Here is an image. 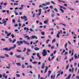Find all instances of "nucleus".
<instances>
[{
  "label": "nucleus",
  "mask_w": 79,
  "mask_h": 79,
  "mask_svg": "<svg viewBox=\"0 0 79 79\" xmlns=\"http://www.w3.org/2000/svg\"><path fill=\"white\" fill-rule=\"evenodd\" d=\"M16 44H14V46L13 47H11L10 48L8 49V48H4L3 49V50H6V51H7V52H8V51H10L11 49H14L15 48H16Z\"/></svg>",
  "instance_id": "obj_1"
},
{
  "label": "nucleus",
  "mask_w": 79,
  "mask_h": 79,
  "mask_svg": "<svg viewBox=\"0 0 79 79\" xmlns=\"http://www.w3.org/2000/svg\"><path fill=\"white\" fill-rule=\"evenodd\" d=\"M47 51H46L45 49H44L42 53V54L43 55V56H46V55H47Z\"/></svg>",
  "instance_id": "obj_2"
},
{
  "label": "nucleus",
  "mask_w": 79,
  "mask_h": 79,
  "mask_svg": "<svg viewBox=\"0 0 79 79\" xmlns=\"http://www.w3.org/2000/svg\"><path fill=\"white\" fill-rule=\"evenodd\" d=\"M21 18L22 19H25L24 21H27V18L25 16H24L23 17V16L21 17Z\"/></svg>",
  "instance_id": "obj_3"
},
{
  "label": "nucleus",
  "mask_w": 79,
  "mask_h": 79,
  "mask_svg": "<svg viewBox=\"0 0 79 79\" xmlns=\"http://www.w3.org/2000/svg\"><path fill=\"white\" fill-rule=\"evenodd\" d=\"M52 12L53 13H51V16L52 18H53L55 15V13L54 12V11L53 10H52Z\"/></svg>",
  "instance_id": "obj_4"
},
{
  "label": "nucleus",
  "mask_w": 79,
  "mask_h": 79,
  "mask_svg": "<svg viewBox=\"0 0 79 79\" xmlns=\"http://www.w3.org/2000/svg\"><path fill=\"white\" fill-rule=\"evenodd\" d=\"M17 44H18V45H21V44H23V41H18L17 42Z\"/></svg>",
  "instance_id": "obj_5"
},
{
  "label": "nucleus",
  "mask_w": 79,
  "mask_h": 79,
  "mask_svg": "<svg viewBox=\"0 0 79 79\" xmlns=\"http://www.w3.org/2000/svg\"><path fill=\"white\" fill-rule=\"evenodd\" d=\"M31 38L33 39H38V38H37V37L35 35H32L31 37Z\"/></svg>",
  "instance_id": "obj_6"
},
{
  "label": "nucleus",
  "mask_w": 79,
  "mask_h": 79,
  "mask_svg": "<svg viewBox=\"0 0 79 79\" xmlns=\"http://www.w3.org/2000/svg\"><path fill=\"white\" fill-rule=\"evenodd\" d=\"M41 9H39V14H38V15H39V16H40V15L41 14Z\"/></svg>",
  "instance_id": "obj_7"
},
{
  "label": "nucleus",
  "mask_w": 79,
  "mask_h": 79,
  "mask_svg": "<svg viewBox=\"0 0 79 79\" xmlns=\"http://www.w3.org/2000/svg\"><path fill=\"white\" fill-rule=\"evenodd\" d=\"M71 74H69L68 77L66 78V79H70V77H71Z\"/></svg>",
  "instance_id": "obj_8"
},
{
  "label": "nucleus",
  "mask_w": 79,
  "mask_h": 79,
  "mask_svg": "<svg viewBox=\"0 0 79 79\" xmlns=\"http://www.w3.org/2000/svg\"><path fill=\"white\" fill-rule=\"evenodd\" d=\"M37 56L39 58V60H40L41 59V57L40 56V55H39V53H37Z\"/></svg>",
  "instance_id": "obj_9"
},
{
  "label": "nucleus",
  "mask_w": 79,
  "mask_h": 79,
  "mask_svg": "<svg viewBox=\"0 0 79 79\" xmlns=\"http://www.w3.org/2000/svg\"><path fill=\"white\" fill-rule=\"evenodd\" d=\"M15 56L17 57V58H21V56L20 55H16V54L15 55Z\"/></svg>",
  "instance_id": "obj_10"
},
{
  "label": "nucleus",
  "mask_w": 79,
  "mask_h": 79,
  "mask_svg": "<svg viewBox=\"0 0 79 79\" xmlns=\"http://www.w3.org/2000/svg\"><path fill=\"white\" fill-rule=\"evenodd\" d=\"M16 64H17V66H21V63H17Z\"/></svg>",
  "instance_id": "obj_11"
},
{
  "label": "nucleus",
  "mask_w": 79,
  "mask_h": 79,
  "mask_svg": "<svg viewBox=\"0 0 79 79\" xmlns=\"http://www.w3.org/2000/svg\"><path fill=\"white\" fill-rule=\"evenodd\" d=\"M17 52H19V53H20L21 52H22V51L21 50H19V49H17Z\"/></svg>",
  "instance_id": "obj_12"
},
{
  "label": "nucleus",
  "mask_w": 79,
  "mask_h": 79,
  "mask_svg": "<svg viewBox=\"0 0 79 79\" xmlns=\"http://www.w3.org/2000/svg\"><path fill=\"white\" fill-rule=\"evenodd\" d=\"M16 39H14V40H13L12 43V44H14V43H15V42H16Z\"/></svg>",
  "instance_id": "obj_13"
},
{
  "label": "nucleus",
  "mask_w": 79,
  "mask_h": 79,
  "mask_svg": "<svg viewBox=\"0 0 79 79\" xmlns=\"http://www.w3.org/2000/svg\"><path fill=\"white\" fill-rule=\"evenodd\" d=\"M74 57L75 59H77V58H79V57H77V56H76V54H75L74 55Z\"/></svg>",
  "instance_id": "obj_14"
},
{
  "label": "nucleus",
  "mask_w": 79,
  "mask_h": 79,
  "mask_svg": "<svg viewBox=\"0 0 79 79\" xmlns=\"http://www.w3.org/2000/svg\"><path fill=\"white\" fill-rule=\"evenodd\" d=\"M46 6H47V5H49L50 4V2H48L45 3Z\"/></svg>",
  "instance_id": "obj_15"
},
{
  "label": "nucleus",
  "mask_w": 79,
  "mask_h": 79,
  "mask_svg": "<svg viewBox=\"0 0 79 79\" xmlns=\"http://www.w3.org/2000/svg\"><path fill=\"white\" fill-rule=\"evenodd\" d=\"M41 68L42 69H44V68H45V64L43 63L42 66H41Z\"/></svg>",
  "instance_id": "obj_16"
},
{
  "label": "nucleus",
  "mask_w": 79,
  "mask_h": 79,
  "mask_svg": "<svg viewBox=\"0 0 79 79\" xmlns=\"http://www.w3.org/2000/svg\"><path fill=\"white\" fill-rule=\"evenodd\" d=\"M34 49L35 50L37 51V50H39V48H34Z\"/></svg>",
  "instance_id": "obj_17"
},
{
  "label": "nucleus",
  "mask_w": 79,
  "mask_h": 79,
  "mask_svg": "<svg viewBox=\"0 0 79 79\" xmlns=\"http://www.w3.org/2000/svg\"><path fill=\"white\" fill-rule=\"evenodd\" d=\"M27 39H30V37H29V36L28 35L24 37V38H27Z\"/></svg>",
  "instance_id": "obj_18"
},
{
  "label": "nucleus",
  "mask_w": 79,
  "mask_h": 79,
  "mask_svg": "<svg viewBox=\"0 0 79 79\" xmlns=\"http://www.w3.org/2000/svg\"><path fill=\"white\" fill-rule=\"evenodd\" d=\"M16 76L17 77H20V75H19V74H16Z\"/></svg>",
  "instance_id": "obj_19"
},
{
  "label": "nucleus",
  "mask_w": 79,
  "mask_h": 79,
  "mask_svg": "<svg viewBox=\"0 0 79 79\" xmlns=\"http://www.w3.org/2000/svg\"><path fill=\"white\" fill-rule=\"evenodd\" d=\"M54 11H56V12H58V10H57V9H56V8H55L54 9Z\"/></svg>",
  "instance_id": "obj_20"
},
{
  "label": "nucleus",
  "mask_w": 79,
  "mask_h": 79,
  "mask_svg": "<svg viewBox=\"0 0 79 79\" xmlns=\"http://www.w3.org/2000/svg\"><path fill=\"white\" fill-rule=\"evenodd\" d=\"M4 56H6V57H9V56H8V55L7 54H4Z\"/></svg>",
  "instance_id": "obj_21"
},
{
  "label": "nucleus",
  "mask_w": 79,
  "mask_h": 79,
  "mask_svg": "<svg viewBox=\"0 0 79 79\" xmlns=\"http://www.w3.org/2000/svg\"><path fill=\"white\" fill-rule=\"evenodd\" d=\"M56 37L58 38H60V35L59 34H57L56 35Z\"/></svg>",
  "instance_id": "obj_22"
},
{
  "label": "nucleus",
  "mask_w": 79,
  "mask_h": 79,
  "mask_svg": "<svg viewBox=\"0 0 79 79\" xmlns=\"http://www.w3.org/2000/svg\"><path fill=\"white\" fill-rule=\"evenodd\" d=\"M47 23H48V21H47V20H45L44 21V24H47Z\"/></svg>",
  "instance_id": "obj_23"
},
{
  "label": "nucleus",
  "mask_w": 79,
  "mask_h": 79,
  "mask_svg": "<svg viewBox=\"0 0 79 79\" xmlns=\"http://www.w3.org/2000/svg\"><path fill=\"white\" fill-rule=\"evenodd\" d=\"M9 40L10 42H12V40H11V38H9Z\"/></svg>",
  "instance_id": "obj_24"
},
{
  "label": "nucleus",
  "mask_w": 79,
  "mask_h": 79,
  "mask_svg": "<svg viewBox=\"0 0 79 79\" xmlns=\"http://www.w3.org/2000/svg\"><path fill=\"white\" fill-rule=\"evenodd\" d=\"M41 34L43 35H45V32H44V31L41 32Z\"/></svg>",
  "instance_id": "obj_25"
},
{
  "label": "nucleus",
  "mask_w": 79,
  "mask_h": 79,
  "mask_svg": "<svg viewBox=\"0 0 79 79\" xmlns=\"http://www.w3.org/2000/svg\"><path fill=\"white\" fill-rule=\"evenodd\" d=\"M11 34V32H10L9 33H8L7 35V36H10V35Z\"/></svg>",
  "instance_id": "obj_26"
},
{
  "label": "nucleus",
  "mask_w": 79,
  "mask_h": 79,
  "mask_svg": "<svg viewBox=\"0 0 79 79\" xmlns=\"http://www.w3.org/2000/svg\"><path fill=\"white\" fill-rule=\"evenodd\" d=\"M68 45V44L67 43H66L65 44V45H64V47H65V48H66V47H67V45Z\"/></svg>",
  "instance_id": "obj_27"
},
{
  "label": "nucleus",
  "mask_w": 79,
  "mask_h": 79,
  "mask_svg": "<svg viewBox=\"0 0 79 79\" xmlns=\"http://www.w3.org/2000/svg\"><path fill=\"white\" fill-rule=\"evenodd\" d=\"M49 41H50V40H47L46 42V44H48V42H49Z\"/></svg>",
  "instance_id": "obj_28"
},
{
  "label": "nucleus",
  "mask_w": 79,
  "mask_h": 79,
  "mask_svg": "<svg viewBox=\"0 0 79 79\" xmlns=\"http://www.w3.org/2000/svg\"><path fill=\"white\" fill-rule=\"evenodd\" d=\"M68 68H69V65H68L66 66V69H68Z\"/></svg>",
  "instance_id": "obj_29"
},
{
  "label": "nucleus",
  "mask_w": 79,
  "mask_h": 79,
  "mask_svg": "<svg viewBox=\"0 0 79 79\" xmlns=\"http://www.w3.org/2000/svg\"><path fill=\"white\" fill-rule=\"evenodd\" d=\"M60 11H61V12L63 13H64V10H63V9H60Z\"/></svg>",
  "instance_id": "obj_30"
},
{
  "label": "nucleus",
  "mask_w": 79,
  "mask_h": 79,
  "mask_svg": "<svg viewBox=\"0 0 79 79\" xmlns=\"http://www.w3.org/2000/svg\"><path fill=\"white\" fill-rule=\"evenodd\" d=\"M42 6H47V4H46L43 3L42 4Z\"/></svg>",
  "instance_id": "obj_31"
},
{
  "label": "nucleus",
  "mask_w": 79,
  "mask_h": 79,
  "mask_svg": "<svg viewBox=\"0 0 79 79\" xmlns=\"http://www.w3.org/2000/svg\"><path fill=\"white\" fill-rule=\"evenodd\" d=\"M11 36L12 38H14L15 37V36H14V34H12L11 35Z\"/></svg>",
  "instance_id": "obj_32"
},
{
  "label": "nucleus",
  "mask_w": 79,
  "mask_h": 79,
  "mask_svg": "<svg viewBox=\"0 0 79 79\" xmlns=\"http://www.w3.org/2000/svg\"><path fill=\"white\" fill-rule=\"evenodd\" d=\"M23 43H24V44H27V41H26L25 40H23Z\"/></svg>",
  "instance_id": "obj_33"
},
{
  "label": "nucleus",
  "mask_w": 79,
  "mask_h": 79,
  "mask_svg": "<svg viewBox=\"0 0 79 79\" xmlns=\"http://www.w3.org/2000/svg\"><path fill=\"white\" fill-rule=\"evenodd\" d=\"M74 77H75V74H73V75H72V78H73Z\"/></svg>",
  "instance_id": "obj_34"
},
{
  "label": "nucleus",
  "mask_w": 79,
  "mask_h": 79,
  "mask_svg": "<svg viewBox=\"0 0 79 79\" xmlns=\"http://www.w3.org/2000/svg\"><path fill=\"white\" fill-rule=\"evenodd\" d=\"M0 58H5V56H0Z\"/></svg>",
  "instance_id": "obj_35"
},
{
  "label": "nucleus",
  "mask_w": 79,
  "mask_h": 79,
  "mask_svg": "<svg viewBox=\"0 0 79 79\" xmlns=\"http://www.w3.org/2000/svg\"><path fill=\"white\" fill-rule=\"evenodd\" d=\"M14 5H18V3H14Z\"/></svg>",
  "instance_id": "obj_36"
},
{
  "label": "nucleus",
  "mask_w": 79,
  "mask_h": 79,
  "mask_svg": "<svg viewBox=\"0 0 79 79\" xmlns=\"http://www.w3.org/2000/svg\"><path fill=\"white\" fill-rule=\"evenodd\" d=\"M27 52H31V50L30 49H29L28 48L27 50Z\"/></svg>",
  "instance_id": "obj_37"
},
{
  "label": "nucleus",
  "mask_w": 79,
  "mask_h": 79,
  "mask_svg": "<svg viewBox=\"0 0 79 79\" xmlns=\"http://www.w3.org/2000/svg\"><path fill=\"white\" fill-rule=\"evenodd\" d=\"M49 7L50 8H51V9H53V6H50Z\"/></svg>",
  "instance_id": "obj_38"
},
{
  "label": "nucleus",
  "mask_w": 79,
  "mask_h": 79,
  "mask_svg": "<svg viewBox=\"0 0 79 79\" xmlns=\"http://www.w3.org/2000/svg\"><path fill=\"white\" fill-rule=\"evenodd\" d=\"M12 22L13 23H15V19H13L12 20Z\"/></svg>",
  "instance_id": "obj_39"
},
{
  "label": "nucleus",
  "mask_w": 79,
  "mask_h": 79,
  "mask_svg": "<svg viewBox=\"0 0 79 79\" xmlns=\"http://www.w3.org/2000/svg\"><path fill=\"white\" fill-rule=\"evenodd\" d=\"M6 23V21H4L2 23V24H4L5 23Z\"/></svg>",
  "instance_id": "obj_40"
},
{
  "label": "nucleus",
  "mask_w": 79,
  "mask_h": 79,
  "mask_svg": "<svg viewBox=\"0 0 79 79\" xmlns=\"http://www.w3.org/2000/svg\"><path fill=\"white\" fill-rule=\"evenodd\" d=\"M74 71V68H72V73H73V72Z\"/></svg>",
  "instance_id": "obj_41"
},
{
  "label": "nucleus",
  "mask_w": 79,
  "mask_h": 79,
  "mask_svg": "<svg viewBox=\"0 0 79 79\" xmlns=\"http://www.w3.org/2000/svg\"><path fill=\"white\" fill-rule=\"evenodd\" d=\"M26 48H24V50L23 51V52H25V51H26Z\"/></svg>",
  "instance_id": "obj_42"
},
{
  "label": "nucleus",
  "mask_w": 79,
  "mask_h": 79,
  "mask_svg": "<svg viewBox=\"0 0 79 79\" xmlns=\"http://www.w3.org/2000/svg\"><path fill=\"white\" fill-rule=\"evenodd\" d=\"M55 41H56V40H55V39H54L52 41V42H55Z\"/></svg>",
  "instance_id": "obj_43"
},
{
  "label": "nucleus",
  "mask_w": 79,
  "mask_h": 79,
  "mask_svg": "<svg viewBox=\"0 0 79 79\" xmlns=\"http://www.w3.org/2000/svg\"><path fill=\"white\" fill-rule=\"evenodd\" d=\"M10 55H13V52H11L10 53Z\"/></svg>",
  "instance_id": "obj_44"
},
{
  "label": "nucleus",
  "mask_w": 79,
  "mask_h": 79,
  "mask_svg": "<svg viewBox=\"0 0 79 79\" xmlns=\"http://www.w3.org/2000/svg\"><path fill=\"white\" fill-rule=\"evenodd\" d=\"M48 73L49 74H51V73H52V71L50 70H49L48 72Z\"/></svg>",
  "instance_id": "obj_45"
},
{
  "label": "nucleus",
  "mask_w": 79,
  "mask_h": 79,
  "mask_svg": "<svg viewBox=\"0 0 79 79\" xmlns=\"http://www.w3.org/2000/svg\"><path fill=\"white\" fill-rule=\"evenodd\" d=\"M21 59H22V60H24V57H21Z\"/></svg>",
  "instance_id": "obj_46"
},
{
  "label": "nucleus",
  "mask_w": 79,
  "mask_h": 79,
  "mask_svg": "<svg viewBox=\"0 0 79 79\" xmlns=\"http://www.w3.org/2000/svg\"><path fill=\"white\" fill-rule=\"evenodd\" d=\"M2 76L3 77H5V74L3 73Z\"/></svg>",
  "instance_id": "obj_47"
},
{
  "label": "nucleus",
  "mask_w": 79,
  "mask_h": 79,
  "mask_svg": "<svg viewBox=\"0 0 79 79\" xmlns=\"http://www.w3.org/2000/svg\"><path fill=\"white\" fill-rule=\"evenodd\" d=\"M22 68H25V66H24V65H22Z\"/></svg>",
  "instance_id": "obj_48"
},
{
  "label": "nucleus",
  "mask_w": 79,
  "mask_h": 79,
  "mask_svg": "<svg viewBox=\"0 0 79 79\" xmlns=\"http://www.w3.org/2000/svg\"><path fill=\"white\" fill-rule=\"evenodd\" d=\"M54 47H54V46H52V47H51V49H53V48H54Z\"/></svg>",
  "instance_id": "obj_49"
},
{
  "label": "nucleus",
  "mask_w": 79,
  "mask_h": 79,
  "mask_svg": "<svg viewBox=\"0 0 79 79\" xmlns=\"http://www.w3.org/2000/svg\"><path fill=\"white\" fill-rule=\"evenodd\" d=\"M76 78L77 79H79V76H77L76 77Z\"/></svg>",
  "instance_id": "obj_50"
},
{
  "label": "nucleus",
  "mask_w": 79,
  "mask_h": 79,
  "mask_svg": "<svg viewBox=\"0 0 79 79\" xmlns=\"http://www.w3.org/2000/svg\"><path fill=\"white\" fill-rule=\"evenodd\" d=\"M30 31H31V32H32V31H33V30L32 29V28H30Z\"/></svg>",
  "instance_id": "obj_51"
},
{
  "label": "nucleus",
  "mask_w": 79,
  "mask_h": 79,
  "mask_svg": "<svg viewBox=\"0 0 79 79\" xmlns=\"http://www.w3.org/2000/svg\"><path fill=\"white\" fill-rule=\"evenodd\" d=\"M18 23H20L21 21H20V19H19V20H18Z\"/></svg>",
  "instance_id": "obj_52"
},
{
  "label": "nucleus",
  "mask_w": 79,
  "mask_h": 79,
  "mask_svg": "<svg viewBox=\"0 0 79 79\" xmlns=\"http://www.w3.org/2000/svg\"><path fill=\"white\" fill-rule=\"evenodd\" d=\"M68 43L69 44H70V45H71V42H70L69 41H68Z\"/></svg>",
  "instance_id": "obj_53"
},
{
  "label": "nucleus",
  "mask_w": 79,
  "mask_h": 79,
  "mask_svg": "<svg viewBox=\"0 0 79 79\" xmlns=\"http://www.w3.org/2000/svg\"><path fill=\"white\" fill-rule=\"evenodd\" d=\"M33 63H34V64H36L37 63V62L36 61H34L33 62H32Z\"/></svg>",
  "instance_id": "obj_54"
},
{
  "label": "nucleus",
  "mask_w": 79,
  "mask_h": 79,
  "mask_svg": "<svg viewBox=\"0 0 79 79\" xmlns=\"http://www.w3.org/2000/svg\"><path fill=\"white\" fill-rule=\"evenodd\" d=\"M33 76L34 78H35V74H33Z\"/></svg>",
  "instance_id": "obj_55"
},
{
  "label": "nucleus",
  "mask_w": 79,
  "mask_h": 79,
  "mask_svg": "<svg viewBox=\"0 0 79 79\" xmlns=\"http://www.w3.org/2000/svg\"><path fill=\"white\" fill-rule=\"evenodd\" d=\"M51 2L52 3V4H54V5H55V3L54 2H53V1H51Z\"/></svg>",
  "instance_id": "obj_56"
},
{
  "label": "nucleus",
  "mask_w": 79,
  "mask_h": 79,
  "mask_svg": "<svg viewBox=\"0 0 79 79\" xmlns=\"http://www.w3.org/2000/svg\"><path fill=\"white\" fill-rule=\"evenodd\" d=\"M1 40H3L4 42H5V39H3V38L1 39Z\"/></svg>",
  "instance_id": "obj_57"
},
{
  "label": "nucleus",
  "mask_w": 79,
  "mask_h": 79,
  "mask_svg": "<svg viewBox=\"0 0 79 79\" xmlns=\"http://www.w3.org/2000/svg\"><path fill=\"white\" fill-rule=\"evenodd\" d=\"M75 73H76V72H77V68H76L75 69Z\"/></svg>",
  "instance_id": "obj_58"
},
{
  "label": "nucleus",
  "mask_w": 79,
  "mask_h": 79,
  "mask_svg": "<svg viewBox=\"0 0 79 79\" xmlns=\"http://www.w3.org/2000/svg\"><path fill=\"white\" fill-rule=\"evenodd\" d=\"M32 17H33V18H34L35 17V14H33Z\"/></svg>",
  "instance_id": "obj_59"
},
{
  "label": "nucleus",
  "mask_w": 79,
  "mask_h": 79,
  "mask_svg": "<svg viewBox=\"0 0 79 79\" xmlns=\"http://www.w3.org/2000/svg\"><path fill=\"white\" fill-rule=\"evenodd\" d=\"M2 75L0 73V78H2Z\"/></svg>",
  "instance_id": "obj_60"
},
{
  "label": "nucleus",
  "mask_w": 79,
  "mask_h": 79,
  "mask_svg": "<svg viewBox=\"0 0 79 79\" xmlns=\"http://www.w3.org/2000/svg\"><path fill=\"white\" fill-rule=\"evenodd\" d=\"M2 6L1 5H0V9L1 10H2Z\"/></svg>",
  "instance_id": "obj_61"
},
{
  "label": "nucleus",
  "mask_w": 79,
  "mask_h": 79,
  "mask_svg": "<svg viewBox=\"0 0 79 79\" xmlns=\"http://www.w3.org/2000/svg\"><path fill=\"white\" fill-rule=\"evenodd\" d=\"M6 68H7V69H10V67H6Z\"/></svg>",
  "instance_id": "obj_62"
},
{
  "label": "nucleus",
  "mask_w": 79,
  "mask_h": 79,
  "mask_svg": "<svg viewBox=\"0 0 79 79\" xmlns=\"http://www.w3.org/2000/svg\"><path fill=\"white\" fill-rule=\"evenodd\" d=\"M47 71V70H46V69H45V71H44V73H46Z\"/></svg>",
  "instance_id": "obj_63"
},
{
  "label": "nucleus",
  "mask_w": 79,
  "mask_h": 79,
  "mask_svg": "<svg viewBox=\"0 0 79 79\" xmlns=\"http://www.w3.org/2000/svg\"><path fill=\"white\" fill-rule=\"evenodd\" d=\"M55 58V56H53V57H52L51 59V60H52L53 59H54V58Z\"/></svg>",
  "instance_id": "obj_64"
}]
</instances>
